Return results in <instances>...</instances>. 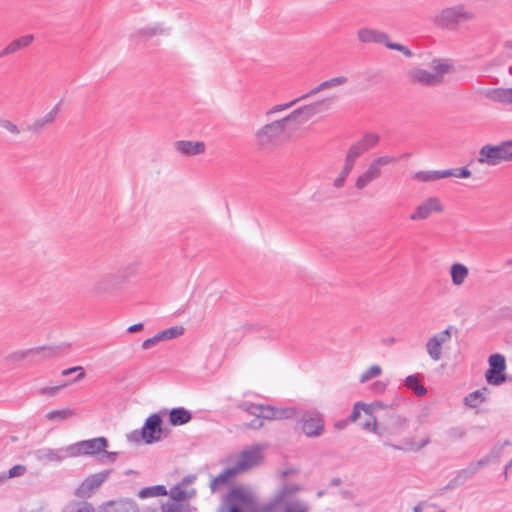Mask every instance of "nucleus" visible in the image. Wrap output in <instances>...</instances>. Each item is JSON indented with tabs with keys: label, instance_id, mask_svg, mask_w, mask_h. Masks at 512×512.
<instances>
[{
	"label": "nucleus",
	"instance_id": "nucleus-9",
	"mask_svg": "<svg viewBox=\"0 0 512 512\" xmlns=\"http://www.w3.org/2000/svg\"><path fill=\"white\" fill-rule=\"evenodd\" d=\"M267 447L266 443H257L245 448L238 456L235 466L242 472L258 465L263 459L262 452Z\"/></svg>",
	"mask_w": 512,
	"mask_h": 512
},
{
	"label": "nucleus",
	"instance_id": "nucleus-1",
	"mask_svg": "<svg viewBox=\"0 0 512 512\" xmlns=\"http://www.w3.org/2000/svg\"><path fill=\"white\" fill-rule=\"evenodd\" d=\"M317 112L316 105H304L294 109L287 116L263 125L253 136L255 147L262 152H273L286 142L285 123L293 120L304 122Z\"/></svg>",
	"mask_w": 512,
	"mask_h": 512
},
{
	"label": "nucleus",
	"instance_id": "nucleus-63",
	"mask_svg": "<svg viewBox=\"0 0 512 512\" xmlns=\"http://www.w3.org/2000/svg\"><path fill=\"white\" fill-rule=\"evenodd\" d=\"M163 512H180V508L176 504H168L163 507Z\"/></svg>",
	"mask_w": 512,
	"mask_h": 512
},
{
	"label": "nucleus",
	"instance_id": "nucleus-44",
	"mask_svg": "<svg viewBox=\"0 0 512 512\" xmlns=\"http://www.w3.org/2000/svg\"><path fill=\"white\" fill-rule=\"evenodd\" d=\"M370 418L363 424V429L370 430L378 435H383V432L379 430L377 420L372 414H369Z\"/></svg>",
	"mask_w": 512,
	"mask_h": 512
},
{
	"label": "nucleus",
	"instance_id": "nucleus-45",
	"mask_svg": "<svg viewBox=\"0 0 512 512\" xmlns=\"http://www.w3.org/2000/svg\"><path fill=\"white\" fill-rule=\"evenodd\" d=\"M275 416V407L270 405H262L261 404V414H259V418L274 420Z\"/></svg>",
	"mask_w": 512,
	"mask_h": 512
},
{
	"label": "nucleus",
	"instance_id": "nucleus-59",
	"mask_svg": "<svg viewBox=\"0 0 512 512\" xmlns=\"http://www.w3.org/2000/svg\"><path fill=\"white\" fill-rule=\"evenodd\" d=\"M438 171V176H439V180L442 179V178H447V177H456V169H446V170H437Z\"/></svg>",
	"mask_w": 512,
	"mask_h": 512
},
{
	"label": "nucleus",
	"instance_id": "nucleus-24",
	"mask_svg": "<svg viewBox=\"0 0 512 512\" xmlns=\"http://www.w3.org/2000/svg\"><path fill=\"white\" fill-rule=\"evenodd\" d=\"M240 473L236 466L226 468L211 482V489L215 491L221 485L227 484Z\"/></svg>",
	"mask_w": 512,
	"mask_h": 512
},
{
	"label": "nucleus",
	"instance_id": "nucleus-4",
	"mask_svg": "<svg viewBox=\"0 0 512 512\" xmlns=\"http://www.w3.org/2000/svg\"><path fill=\"white\" fill-rule=\"evenodd\" d=\"M512 161V140H505L496 145L486 144L479 149L477 162L486 166H497L502 162Z\"/></svg>",
	"mask_w": 512,
	"mask_h": 512
},
{
	"label": "nucleus",
	"instance_id": "nucleus-53",
	"mask_svg": "<svg viewBox=\"0 0 512 512\" xmlns=\"http://www.w3.org/2000/svg\"><path fill=\"white\" fill-rule=\"evenodd\" d=\"M161 341L160 337H159V334L157 333L156 335H154L153 337L151 338H148L146 339L145 341H143L142 343V348L147 350V349H150L152 348L154 345H156L157 343H159Z\"/></svg>",
	"mask_w": 512,
	"mask_h": 512
},
{
	"label": "nucleus",
	"instance_id": "nucleus-16",
	"mask_svg": "<svg viewBox=\"0 0 512 512\" xmlns=\"http://www.w3.org/2000/svg\"><path fill=\"white\" fill-rule=\"evenodd\" d=\"M443 206L436 197L428 198L410 215L413 221L427 219L433 212H442Z\"/></svg>",
	"mask_w": 512,
	"mask_h": 512
},
{
	"label": "nucleus",
	"instance_id": "nucleus-40",
	"mask_svg": "<svg viewBox=\"0 0 512 512\" xmlns=\"http://www.w3.org/2000/svg\"><path fill=\"white\" fill-rule=\"evenodd\" d=\"M382 372V369L379 365H372L369 369L364 371L360 376V382L365 383L372 378L379 376Z\"/></svg>",
	"mask_w": 512,
	"mask_h": 512
},
{
	"label": "nucleus",
	"instance_id": "nucleus-61",
	"mask_svg": "<svg viewBox=\"0 0 512 512\" xmlns=\"http://www.w3.org/2000/svg\"><path fill=\"white\" fill-rule=\"evenodd\" d=\"M471 176V171L466 168H456V177L458 178H469Z\"/></svg>",
	"mask_w": 512,
	"mask_h": 512
},
{
	"label": "nucleus",
	"instance_id": "nucleus-3",
	"mask_svg": "<svg viewBox=\"0 0 512 512\" xmlns=\"http://www.w3.org/2000/svg\"><path fill=\"white\" fill-rule=\"evenodd\" d=\"M453 69L452 63L447 59H434L430 64V70L415 68L409 75L413 82L427 86H436L443 82L445 75Z\"/></svg>",
	"mask_w": 512,
	"mask_h": 512
},
{
	"label": "nucleus",
	"instance_id": "nucleus-15",
	"mask_svg": "<svg viewBox=\"0 0 512 512\" xmlns=\"http://www.w3.org/2000/svg\"><path fill=\"white\" fill-rule=\"evenodd\" d=\"M109 471L89 475L79 486L77 494L80 497H89L95 489L100 487L108 478Z\"/></svg>",
	"mask_w": 512,
	"mask_h": 512
},
{
	"label": "nucleus",
	"instance_id": "nucleus-57",
	"mask_svg": "<svg viewBox=\"0 0 512 512\" xmlns=\"http://www.w3.org/2000/svg\"><path fill=\"white\" fill-rule=\"evenodd\" d=\"M93 511H94L93 508L90 505L85 503L83 505L71 507L68 510H66L65 512H93Z\"/></svg>",
	"mask_w": 512,
	"mask_h": 512
},
{
	"label": "nucleus",
	"instance_id": "nucleus-43",
	"mask_svg": "<svg viewBox=\"0 0 512 512\" xmlns=\"http://www.w3.org/2000/svg\"><path fill=\"white\" fill-rule=\"evenodd\" d=\"M446 435L451 440L462 439L466 435V430L461 426H455L449 428L446 431Z\"/></svg>",
	"mask_w": 512,
	"mask_h": 512
},
{
	"label": "nucleus",
	"instance_id": "nucleus-8",
	"mask_svg": "<svg viewBox=\"0 0 512 512\" xmlns=\"http://www.w3.org/2000/svg\"><path fill=\"white\" fill-rule=\"evenodd\" d=\"M299 423L302 432L309 438L319 437L325 430V421L319 412H304L300 417Z\"/></svg>",
	"mask_w": 512,
	"mask_h": 512
},
{
	"label": "nucleus",
	"instance_id": "nucleus-23",
	"mask_svg": "<svg viewBox=\"0 0 512 512\" xmlns=\"http://www.w3.org/2000/svg\"><path fill=\"white\" fill-rule=\"evenodd\" d=\"M191 419V412L183 407L173 408L169 412V423L173 426L184 425L188 423Z\"/></svg>",
	"mask_w": 512,
	"mask_h": 512
},
{
	"label": "nucleus",
	"instance_id": "nucleus-19",
	"mask_svg": "<svg viewBox=\"0 0 512 512\" xmlns=\"http://www.w3.org/2000/svg\"><path fill=\"white\" fill-rule=\"evenodd\" d=\"M34 40L31 34L21 36L12 40L3 50L0 51V58L7 55L15 54L21 49L27 48Z\"/></svg>",
	"mask_w": 512,
	"mask_h": 512
},
{
	"label": "nucleus",
	"instance_id": "nucleus-2",
	"mask_svg": "<svg viewBox=\"0 0 512 512\" xmlns=\"http://www.w3.org/2000/svg\"><path fill=\"white\" fill-rule=\"evenodd\" d=\"M477 15L468 5L457 3L442 9L434 16V23L445 29H455L462 23L472 22Z\"/></svg>",
	"mask_w": 512,
	"mask_h": 512
},
{
	"label": "nucleus",
	"instance_id": "nucleus-27",
	"mask_svg": "<svg viewBox=\"0 0 512 512\" xmlns=\"http://www.w3.org/2000/svg\"><path fill=\"white\" fill-rule=\"evenodd\" d=\"M286 489H283L272 502L260 505L253 512H279V505L284 502Z\"/></svg>",
	"mask_w": 512,
	"mask_h": 512
},
{
	"label": "nucleus",
	"instance_id": "nucleus-54",
	"mask_svg": "<svg viewBox=\"0 0 512 512\" xmlns=\"http://www.w3.org/2000/svg\"><path fill=\"white\" fill-rule=\"evenodd\" d=\"M160 30L161 29L158 26H152L141 29L139 33L144 37H152L154 35H157L160 32Z\"/></svg>",
	"mask_w": 512,
	"mask_h": 512
},
{
	"label": "nucleus",
	"instance_id": "nucleus-64",
	"mask_svg": "<svg viewBox=\"0 0 512 512\" xmlns=\"http://www.w3.org/2000/svg\"><path fill=\"white\" fill-rule=\"evenodd\" d=\"M345 179H343L342 177L340 176H337L333 182V186L337 189H340L344 186L345 184Z\"/></svg>",
	"mask_w": 512,
	"mask_h": 512
},
{
	"label": "nucleus",
	"instance_id": "nucleus-50",
	"mask_svg": "<svg viewBox=\"0 0 512 512\" xmlns=\"http://www.w3.org/2000/svg\"><path fill=\"white\" fill-rule=\"evenodd\" d=\"M296 103V100L294 101H291L289 103H285V104H278V105H275L273 106L271 109H269L266 114L267 115H270V114H274V113H278V112H281V111H284L290 107H292L294 104Z\"/></svg>",
	"mask_w": 512,
	"mask_h": 512
},
{
	"label": "nucleus",
	"instance_id": "nucleus-29",
	"mask_svg": "<svg viewBox=\"0 0 512 512\" xmlns=\"http://www.w3.org/2000/svg\"><path fill=\"white\" fill-rule=\"evenodd\" d=\"M166 495L167 489L164 485L144 487L138 492V496L142 499Z\"/></svg>",
	"mask_w": 512,
	"mask_h": 512
},
{
	"label": "nucleus",
	"instance_id": "nucleus-58",
	"mask_svg": "<svg viewBox=\"0 0 512 512\" xmlns=\"http://www.w3.org/2000/svg\"><path fill=\"white\" fill-rule=\"evenodd\" d=\"M354 168V165L348 163V162H344V166L342 168V170L340 171L339 175L340 177H342L343 179H347V177L349 176V174L351 173V171L353 170Z\"/></svg>",
	"mask_w": 512,
	"mask_h": 512
},
{
	"label": "nucleus",
	"instance_id": "nucleus-39",
	"mask_svg": "<svg viewBox=\"0 0 512 512\" xmlns=\"http://www.w3.org/2000/svg\"><path fill=\"white\" fill-rule=\"evenodd\" d=\"M158 334H159L161 341L162 340H170V339L176 338L177 336L182 335L183 328L182 327H170L168 329L158 332Z\"/></svg>",
	"mask_w": 512,
	"mask_h": 512
},
{
	"label": "nucleus",
	"instance_id": "nucleus-48",
	"mask_svg": "<svg viewBox=\"0 0 512 512\" xmlns=\"http://www.w3.org/2000/svg\"><path fill=\"white\" fill-rule=\"evenodd\" d=\"M0 127L6 129L7 131H9L10 133H12L14 135H18L20 133L19 128L15 124H13L11 121L6 120V119H0Z\"/></svg>",
	"mask_w": 512,
	"mask_h": 512
},
{
	"label": "nucleus",
	"instance_id": "nucleus-56",
	"mask_svg": "<svg viewBox=\"0 0 512 512\" xmlns=\"http://www.w3.org/2000/svg\"><path fill=\"white\" fill-rule=\"evenodd\" d=\"M387 384L382 381H376L372 384L371 390L375 394H382L385 392Z\"/></svg>",
	"mask_w": 512,
	"mask_h": 512
},
{
	"label": "nucleus",
	"instance_id": "nucleus-5",
	"mask_svg": "<svg viewBox=\"0 0 512 512\" xmlns=\"http://www.w3.org/2000/svg\"><path fill=\"white\" fill-rule=\"evenodd\" d=\"M357 38L363 44H383L388 49L399 51L406 57L413 56L412 51L407 46L391 42L387 33L377 29L361 28L357 31Z\"/></svg>",
	"mask_w": 512,
	"mask_h": 512
},
{
	"label": "nucleus",
	"instance_id": "nucleus-51",
	"mask_svg": "<svg viewBox=\"0 0 512 512\" xmlns=\"http://www.w3.org/2000/svg\"><path fill=\"white\" fill-rule=\"evenodd\" d=\"M26 472V467L23 465H15L8 471L10 478L22 476Z\"/></svg>",
	"mask_w": 512,
	"mask_h": 512
},
{
	"label": "nucleus",
	"instance_id": "nucleus-42",
	"mask_svg": "<svg viewBox=\"0 0 512 512\" xmlns=\"http://www.w3.org/2000/svg\"><path fill=\"white\" fill-rule=\"evenodd\" d=\"M243 411L259 418L261 414V404H255L250 402H244L239 406Z\"/></svg>",
	"mask_w": 512,
	"mask_h": 512
},
{
	"label": "nucleus",
	"instance_id": "nucleus-37",
	"mask_svg": "<svg viewBox=\"0 0 512 512\" xmlns=\"http://www.w3.org/2000/svg\"><path fill=\"white\" fill-rule=\"evenodd\" d=\"M226 500L229 505H238L239 503L246 501V495L240 488H234L230 491Z\"/></svg>",
	"mask_w": 512,
	"mask_h": 512
},
{
	"label": "nucleus",
	"instance_id": "nucleus-10",
	"mask_svg": "<svg viewBox=\"0 0 512 512\" xmlns=\"http://www.w3.org/2000/svg\"><path fill=\"white\" fill-rule=\"evenodd\" d=\"M489 369L485 373V378L490 385H500L506 381V375L503 373L506 369L505 357L502 354L495 353L489 356Z\"/></svg>",
	"mask_w": 512,
	"mask_h": 512
},
{
	"label": "nucleus",
	"instance_id": "nucleus-34",
	"mask_svg": "<svg viewBox=\"0 0 512 512\" xmlns=\"http://www.w3.org/2000/svg\"><path fill=\"white\" fill-rule=\"evenodd\" d=\"M365 152L364 148L356 142L350 146L345 161L355 166L357 159Z\"/></svg>",
	"mask_w": 512,
	"mask_h": 512
},
{
	"label": "nucleus",
	"instance_id": "nucleus-62",
	"mask_svg": "<svg viewBox=\"0 0 512 512\" xmlns=\"http://www.w3.org/2000/svg\"><path fill=\"white\" fill-rule=\"evenodd\" d=\"M367 406H370V411L371 412L373 410L387 408V405L384 402H382V401H375V402H373L371 404H367Z\"/></svg>",
	"mask_w": 512,
	"mask_h": 512
},
{
	"label": "nucleus",
	"instance_id": "nucleus-30",
	"mask_svg": "<svg viewBox=\"0 0 512 512\" xmlns=\"http://www.w3.org/2000/svg\"><path fill=\"white\" fill-rule=\"evenodd\" d=\"M74 412L70 408H64L60 410H52L46 414L48 421H63L71 418Z\"/></svg>",
	"mask_w": 512,
	"mask_h": 512
},
{
	"label": "nucleus",
	"instance_id": "nucleus-35",
	"mask_svg": "<svg viewBox=\"0 0 512 512\" xmlns=\"http://www.w3.org/2000/svg\"><path fill=\"white\" fill-rule=\"evenodd\" d=\"M379 140L380 137L378 134L367 133L357 142L364 148L365 151H368L369 149L375 147Z\"/></svg>",
	"mask_w": 512,
	"mask_h": 512
},
{
	"label": "nucleus",
	"instance_id": "nucleus-20",
	"mask_svg": "<svg viewBox=\"0 0 512 512\" xmlns=\"http://www.w3.org/2000/svg\"><path fill=\"white\" fill-rule=\"evenodd\" d=\"M348 78L346 76H337L329 80L323 81L319 85L312 88L310 91L305 93L303 96H314L318 93L333 89L337 86L344 85L347 83Z\"/></svg>",
	"mask_w": 512,
	"mask_h": 512
},
{
	"label": "nucleus",
	"instance_id": "nucleus-38",
	"mask_svg": "<svg viewBox=\"0 0 512 512\" xmlns=\"http://www.w3.org/2000/svg\"><path fill=\"white\" fill-rule=\"evenodd\" d=\"M361 410H363L366 414H371L370 406H367V404H364L362 402H357L353 406V410L349 416L350 422H355L360 417Z\"/></svg>",
	"mask_w": 512,
	"mask_h": 512
},
{
	"label": "nucleus",
	"instance_id": "nucleus-7",
	"mask_svg": "<svg viewBox=\"0 0 512 512\" xmlns=\"http://www.w3.org/2000/svg\"><path fill=\"white\" fill-rule=\"evenodd\" d=\"M397 160L398 159L396 157L389 155L380 156L374 159L368 166L367 170L358 176L355 182V187L358 190L364 189L370 182L374 181L375 179L381 176L382 167L390 163H394Z\"/></svg>",
	"mask_w": 512,
	"mask_h": 512
},
{
	"label": "nucleus",
	"instance_id": "nucleus-49",
	"mask_svg": "<svg viewBox=\"0 0 512 512\" xmlns=\"http://www.w3.org/2000/svg\"><path fill=\"white\" fill-rule=\"evenodd\" d=\"M64 385H57V386H50V387H42L40 388L37 392L41 395H49V396H54L56 395L60 389L63 387Z\"/></svg>",
	"mask_w": 512,
	"mask_h": 512
},
{
	"label": "nucleus",
	"instance_id": "nucleus-47",
	"mask_svg": "<svg viewBox=\"0 0 512 512\" xmlns=\"http://www.w3.org/2000/svg\"><path fill=\"white\" fill-rule=\"evenodd\" d=\"M170 496L175 501H182L187 498V493L182 487L175 486L170 490Z\"/></svg>",
	"mask_w": 512,
	"mask_h": 512
},
{
	"label": "nucleus",
	"instance_id": "nucleus-21",
	"mask_svg": "<svg viewBox=\"0 0 512 512\" xmlns=\"http://www.w3.org/2000/svg\"><path fill=\"white\" fill-rule=\"evenodd\" d=\"M408 425L409 420L406 417L393 413L384 429L388 434L396 435L406 430Z\"/></svg>",
	"mask_w": 512,
	"mask_h": 512
},
{
	"label": "nucleus",
	"instance_id": "nucleus-60",
	"mask_svg": "<svg viewBox=\"0 0 512 512\" xmlns=\"http://www.w3.org/2000/svg\"><path fill=\"white\" fill-rule=\"evenodd\" d=\"M264 425V422L261 418L256 417L250 423L247 424V427L250 429H260Z\"/></svg>",
	"mask_w": 512,
	"mask_h": 512
},
{
	"label": "nucleus",
	"instance_id": "nucleus-46",
	"mask_svg": "<svg viewBox=\"0 0 512 512\" xmlns=\"http://www.w3.org/2000/svg\"><path fill=\"white\" fill-rule=\"evenodd\" d=\"M498 109L512 111V98H492Z\"/></svg>",
	"mask_w": 512,
	"mask_h": 512
},
{
	"label": "nucleus",
	"instance_id": "nucleus-12",
	"mask_svg": "<svg viewBox=\"0 0 512 512\" xmlns=\"http://www.w3.org/2000/svg\"><path fill=\"white\" fill-rule=\"evenodd\" d=\"M108 446V441L105 437H97L88 440L79 441L72 444L74 457L78 456H93L104 451Z\"/></svg>",
	"mask_w": 512,
	"mask_h": 512
},
{
	"label": "nucleus",
	"instance_id": "nucleus-26",
	"mask_svg": "<svg viewBox=\"0 0 512 512\" xmlns=\"http://www.w3.org/2000/svg\"><path fill=\"white\" fill-rule=\"evenodd\" d=\"M405 386L412 390L418 397H423L427 394V389L423 384L420 383L418 374L407 376L405 379Z\"/></svg>",
	"mask_w": 512,
	"mask_h": 512
},
{
	"label": "nucleus",
	"instance_id": "nucleus-18",
	"mask_svg": "<svg viewBox=\"0 0 512 512\" xmlns=\"http://www.w3.org/2000/svg\"><path fill=\"white\" fill-rule=\"evenodd\" d=\"M175 150L185 156H196L205 153L206 145L202 141L180 140L174 143Z\"/></svg>",
	"mask_w": 512,
	"mask_h": 512
},
{
	"label": "nucleus",
	"instance_id": "nucleus-52",
	"mask_svg": "<svg viewBox=\"0 0 512 512\" xmlns=\"http://www.w3.org/2000/svg\"><path fill=\"white\" fill-rule=\"evenodd\" d=\"M486 96H512V88H497L487 92Z\"/></svg>",
	"mask_w": 512,
	"mask_h": 512
},
{
	"label": "nucleus",
	"instance_id": "nucleus-41",
	"mask_svg": "<svg viewBox=\"0 0 512 512\" xmlns=\"http://www.w3.org/2000/svg\"><path fill=\"white\" fill-rule=\"evenodd\" d=\"M296 414L295 408H277L275 407L274 419L283 420L293 418Z\"/></svg>",
	"mask_w": 512,
	"mask_h": 512
},
{
	"label": "nucleus",
	"instance_id": "nucleus-32",
	"mask_svg": "<svg viewBox=\"0 0 512 512\" xmlns=\"http://www.w3.org/2000/svg\"><path fill=\"white\" fill-rule=\"evenodd\" d=\"M429 443H430V438L429 437H426L420 443H416L413 440L409 439V440H405L404 441L402 447L394 445L393 448H395V449H402V450H406V451L417 452V451H420L425 446H427Z\"/></svg>",
	"mask_w": 512,
	"mask_h": 512
},
{
	"label": "nucleus",
	"instance_id": "nucleus-14",
	"mask_svg": "<svg viewBox=\"0 0 512 512\" xmlns=\"http://www.w3.org/2000/svg\"><path fill=\"white\" fill-rule=\"evenodd\" d=\"M490 462V457L485 456L482 459L470 463L466 468L461 469L458 471L457 475L450 480V482L447 484V489H453L461 484H463L465 481H467L469 478H471L474 474H476L483 466L487 465Z\"/></svg>",
	"mask_w": 512,
	"mask_h": 512
},
{
	"label": "nucleus",
	"instance_id": "nucleus-33",
	"mask_svg": "<svg viewBox=\"0 0 512 512\" xmlns=\"http://www.w3.org/2000/svg\"><path fill=\"white\" fill-rule=\"evenodd\" d=\"M284 512H309V506L302 500L294 499L285 503Z\"/></svg>",
	"mask_w": 512,
	"mask_h": 512
},
{
	"label": "nucleus",
	"instance_id": "nucleus-25",
	"mask_svg": "<svg viewBox=\"0 0 512 512\" xmlns=\"http://www.w3.org/2000/svg\"><path fill=\"white\" fill-rule=\"evenodd\" d=\"M468 274V268L462 263H454L450 268L451 280L456 286L462 285L468 277Z\"/></svg>",
	"mask_w": 512,
	"mask_h": 512
},
{
	"label": "nucleus",
	"instance_id": "nucleus-55",
	"mask_svg": "<svg viewBox=\"0 0 512 512\" xmlns=\"http://www.w3.org/2000/svg\"><path fill=\"white\" fill-rule=\"evenodd\" d=\"M76 371H80V373L76 376V378L73 381H78V380L82 379L85 376V374L83 372V368L81 366H76V367L64 369L62 371V374L63 375H68V374H71V373L76 372Z\"/></svg>",
	"mask_w": 512,
	"mask_h": 512
},
{
	"label": "nucleus",
	"instance_id": "nucleus-17",
	"mask_svg": "<svg viewBox=\"0 0 512 512\" xmlns=\"http://www.w3.org/2000/svg\"><path fill=\"white\" fill-rule=\"evenodd\" d=\"M73 450H75V448H72V444L58 449L45 448L39 451V458L49 462H61L64 459L73 458Z\"/></svg>",
	"mask_w": 512,
	"mask_h": 512
},
{
	"label": "nucleus",
	"instance_id": "nucleus-31",
	"mask_svg": "<svg viewBox=\"0 0 512 512\" xmlns=\"http://www.w3.org/2000/svg\"><path fill=\"white\" fill-rule=\"evenodd\" d=\"M115 274L120 276L121 285L130 277H133L137 273V264L129 263L120 267L117 271H114Z\"/></svg>",
	"mask_w": 512,
	"mask_h": 512
},
{
	"label": "nucleus",
	"instance_id": "nucleus-13",
	"mask_svg": "<svg viewBox=\"0 0 512 512\" xmlns=\"http://www.w3.org/2000/svg\"><path fill=\"white\" fill-rule=\"evenodd\" d=\"M119 279L115 272L106 273L93 282L90 292L95 296L111 294L121 286Z\"/></svg>",
	"mask_w": 512,
	"mask_h": 512
},
{
	"label": "nucleus",
	"instance_id": "nucleus-36",
	"mask_svg": "<svg viewBox=\"0 0 512 512\" xmlns=\"http://www.w3.org/2000/svg\"><path fill=\"white\" fill-rule=\"evenodd\" d=\"M413 179L420 182H433L439 180L438 171H418L413 175Z\"/></svg>",
	"mask_w": 512,
	"mask_h": 512
},
{
	"label": "nucleus",
	"instance_id": "nucleus-22",
	"mask_svg": "<svg viewBox=\"0 0 512 512\" xmlns=\"http://www.w3.org/2000/svg\"><path fill=\"white\" fill-rule=\"evenodd\" d=\"M61 111V101L58 102L47 114L43 117L34 121L31 125L30 129L36 131L43 129L46 125L51 124L57 118Z\"/></svg>",
	"mask_w": 512,
	"mask_h": 512
},
{
	"label": "nucleus",
	"instance_id": "nucleus-11",
	"mask_svg": "<svg viewBox=\"0 0 512 512\" xmlns=\"http://www.w3.org/2000/svg\"><path fill=\"white\" fill-rule=\"evenodd\" d=\"M452 327H448L443 331H440L431 336L425 345L426 352L431 360L437 362L442 358V347L450 342L452 338Z\"/></svg>",
	"mask_w": 512,
	"mask_h": 512
},
{
	"label": "nucleus",
	"instance_id": "nucleus-6",
	"mask_svg": "<svg viewBox=\"0 0 512 512\" xmlns=\"http://www.w3.org/2000/svg\"><path fill=\"white\" fill-rule=\"evenodd\" d=\"M162 419L159 414L154 413L150 415L140 432L135 430L131 433L130 439L138 441L140 438L144 440L146 444H152L158 442L162 436Z\"/></svg>",
	"mask_w": 512,
	"mask_h": 512
},
{
	"label": "nucleus",
	"instance_id": "nucleus-28",
	"mask_svg": "<svg viewBox=\"0 0 512 512\" xmlns=\"http://www.w3.org/2000/svg\"><path fill=\"white\" fill-rule=\"evenodd\" d=\"M487 391L486 388H483L482 390H476L474 392L469 393L464 398V404L471 408H476L478 405L483 403L486 399L485 392Z\"/></svg>",
	"mask_w": 512,
	"mask_h": 512
}]
</instances>
